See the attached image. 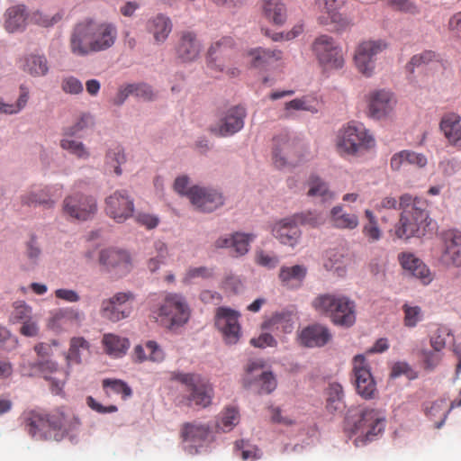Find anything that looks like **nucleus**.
<instances>
[{
    "label": "nucleus",
    "instance_id": "f257e3e1",
    "mask_svg": "<svg viewBox=\"0 0 461 461\" xmlns=\"http://www.w3.org/2000/svg\"><path fill=\"white\" fill-rule=\"evenodd\" d=\"M117 39V28L109 22L87 17L74 24L69 34V50L77 57L107 50Z\"/></svg>",
    "mask_w": 461,
    "mask_h": 461
},
{
    "label": "nucleus",
    "instance_id": "f03ea898",
    "mask_svg": "<svg viewBox=\"0 0 461 461\" xmlns=\"http://www.w3.org/2000/svg\"><path fill=\"white\" fill-rule=\"evenodd\" d=\"M77 423L75 417H70L62 409L50 413L30 411L25 413L24 423L28 433L38 439L60 440Z\"/></svg>",
    "mask_w": 461,
    "mask_h": 461
},
{
    "label": "nucleus",
    "instance_id": "7ed1b4c3",
    "mask_svg": "<svg viewBox=\"0 0 461 461\" xmlns=\"http://www.w3.org/2000/svg\"><path fill=\"white\" fill-rule=\"evenodd\" d=\"M400 208L402 212L399 223L395 227V235L399 239L424 236L431 222L427 211V203L404 194L400 197Z\"/></svg>",
    "mask_w": 461,
    "mask_h": 461
},
{
    "label": "nucleus",
    "instance_id": "20e7f679",
    "mask_svg": "<svg viewBox=\"0 0 461 461\" xmlns=\"http://www.w3.org/2000/svg\"><path fill=\"white\" fill-rule=\"evenodd\" d=\"M385 421V414L382 410L364 408L356 417L348 420L346 429L357 436L356 446L365 445L383 433Z\"/></svg>",
    "mask_w": 461,
    "mask_h": 461
},
{
    "label": "nucleus",
    "instance_id": "39448f33",
    "mask_svg": "<svg viewBox=\"0 0 461 461\" xmlns=\"http://www.w3.org/2000/svg\"><path fill=\"white\" fill-rule=\"evenodd\" d=\"M312 308L330 318L335 325L350 327L356 321L355 303L341 294H319L312 302Z\"/></svg>",
    "mask_w": 461,
    "mask_h": 461
},
{
    "label": "nucleus",
    "instance_id": "423d86ee",
    "mask_svg": "<svg viewBox=\"0 0 461 461\" xmlns=\"http://www.w3.org/2000/svg\"><path fill=\"white\" fill-rule=\"evenodd\" d=\"M335 145L341 156H356L373 149L375 140L362 123L350 122L339 130Z\"/></svg>",
    "mask_w": 461,
    "mask_h": 461
},
{
    "label": "nucleus",
    "instance_id": "0eeeda50",
    "mask_svg": "<svg viewBox=\"0 0 461 461\" xmlns=\"http://www.w3.org/2000/svg\"><path fill=\"white\" fill-rule=\"evenodd\" d=\"M173 379L185 386V399L188 405L205 408L212 402L213 389L211 384L200 375L174 373Z\"/></svg>",
    "mask_w": 461,
    "mask_h": 461
},
{
    "label": "nucleus",
    "instance_id": "6e6552de",
    "mask_svg": "<svg viewBox=\"0 0 461 461\" xmlns=\"http://www.w3.org/2000/svg\"><path fill=\"white\" fill-rule=\"evenodd\" d=\"M150 312L154 319L165 318L172 326L185 324L190 316L186 303L176 294L167 295L162 302L153 305Z\"/></svg>",
    "mask_w": 461,
    "mask_h": 461
},
{
    "label": "nucleus",
    "instance_id": "1a4fd4ad",
    "mask_svg": "<svg viewBox=\"0 0 461 461\" xmlns=\"http://www.w3.org/2000/svg\"><path fill=\"white\" fill-rule=\"evenodd\" d=\"M312 50L321 66L331 69L343 68L345 59L342 48L331 36L322 34L317 37Z\"/></svg>",
    "mask_w": 461,
    "mask_h": 461
},
{
    "label": "nucleus",
    "instance_id": "9d476101",
    "mask_svg": "<svg viewBox=\"0 0 461 461\" xmlns=\"http://www.w3.org/2000/svg\"><path fill=\"white\" fill-rule=\"evenodd\" d=\"M387 48L388 43L381 39L360 42L354 55V61L357 70L365 77H371L375 68L376 56Z\"/></svg>",
    "mask_w": 461,
    "mask_h": 461
},
{
    "label": "nucleus",
    "instance_id": "9b49d317",
    "mask_svg": "<svg viewBox=\"0 0 461 461\" xmlns=\"http://www.w3.org/2000/svg\"><path fill=\"white\" fill-rule=\"evenodd\" d=\"M135 299L136 296L132 292L116 293L111 298L102 302L100 313L103 318L113 322L126 319L132 312Z\"/></svg>",
    "mask_w": 461,
    "mask_h": 461
},
{
    "label": "nucleus",
    "instance_id": "f8f14e48",
    "mask_svg": "<svg viewBox=\"0 0 461 461\" xmlns=\"http://www.w3.org/2000/svg\"><path fill=\"white\" fill-rule=\"evenodd\" d=\"M273 162L278 168L295 166L301 160V144L287 134H281L273 140Z\"/></svg>",
    "mask_w": 461,
    "mask_h": 461
},
{
    "label": "nucleus",
    "instance_id": "ddd939ff",
    "mask_svg": "<svg viewBox=\"0 0 461 461\" xmlns=\"http://www.w3.org/2000/svg\"><path fill=\"white\" fill-rule=\"evenodd\" d=\"M352 365L353 380L357 393L366 400L375 398L376 384L366 357L363 355L355 356Z\"/></svg>",
    "mask_w": 461,
    "mask_h": 461
},
{
    "label": "nucleus",
    "instance_id": "4468645a",
    "mask_svg": "<svg viewBox=\"0 0 461 461\" xmlns=\"http://www.w3.org/2000/svg\"><path fill=\"white\" fill-rule=\"evenodd\" d=\"M105 213L118 223L133 217L134 200L125 190H117L105 199Z\"/></svg>",
    "mask_w": 461,
    "mask_h": 461
},
{
    "label": "nucleus",
    "instance_id": "2eb2a0df",
    "mask_svg": "<svg viewBox=\"0 0 461 461\" xmlns=\"http://www.w3.org/2000/svg\"><path fill=\"white\" fill-rule=\"evenodd\" d=\"M240 314L227 307H219L215 314V326L221 333L226 344H236L241 336Z\"/></svg>",
    "mask_w": 461,
    "mask_h": 461
},
{
    "label": "nucleus",
    "instance_id": "dca6fc26",
    "mask_svg": "<svg viewBox=\"0 0 461 461\" xmlns=\"http://www.w3.org/2000/svg\"><path fill=\"white\" fill-rule=\"evenodd\" d=\"M367 113L371 118L381 120L387 118L394 110L396 98L385 89H376L369 92L366 96Z\"/></svg>",
    "mask_w": 461,
    "mask_h": 461
},
{
    "label": "nucleus",
    "instance_id": "f3484780",
    "mask_svg": "<svg viewBox=\"0 0 461 461\" xmlns=\"http://www.w3.org/2000/svg\"><path fill=\"white\" fill-rule=\"evenodd\" d=\"M245 109L234 106L219 120L209 126V131L217 137H227L240 131L244 126Z\"/></svg>",
    "mask_w": 461,
    "mask_h": 461
},
{
    "label": "nucleus",
    "instance_id": "a211bd4d",
    "mask_svg": "<svg viewBox=\"0 0 461 461\" xmlns=\"http://www.w3.org/2000/svg\"><path fill=\"white\" fill-rule=\"evenodd\" d=\"M236 42L230 36H222L212 41L207 51L208 68L222 72L223 65L218 61L231 59L236 53Z\"/></svg>",
    "mask_w": 461,
    "mask_h": 461
},
{
    "label": "nucleus",
    "instance_id": "6ab92c4d",
    "mask_svg": "<svg viewBox=\"0 0 461 461\" xmlns=\"http://www.w3.org/2000/svg\"><path fill=\"white\" fill-rule=\"evenodd\" d=\"M96 201L94 197L83 194H74L65 198L63 210L71 218L86 221L96 212Z\"/></svg>",
    "mask_w": 461,
    "mask_h": 461
},
{
    "label": "nucleus",
    "instance_id": "aec40b11",
    "mask_svg": "<svg viewBox=\"0 0 461 461\" xmlns=\"http://www.w3.org/2000/svg\"><path fill=\"white\" fill-rule=\"evenodd\" d=\"M442 249L440 261L449 267H461V231L447 230L440 235Z\"/></svg>",
    "mask_w": 461,
    "mask_h": 461
},
{
    "label": "nucleus",
    "instance_id": "412c9836",
    "mask_svg": "<svg viewBox=\"0 0 461 461\" xmlns=\"http://www.w3.org/2000/svg\"><path fill=\"white\" fill-rule=\"evenodd\" d=\"M187 197L193 205L201 212H211L223 204L222 194L215 189L192 186Z\"/></svg>",
    "mask_w": 461,
    "mask_h": 461
},
{
    "label": "nucleus",
    "instance_id": "4be33fe9",
    "mask_svg": "<svg viewBox=\"0 0 461 461\" xmlns=\"http://www.w3.org/2000/svg\"><path fill=\"white\" fill-rule=\"evenodd\" d=\"M84 318V313L77 309L70 307L59 309L51 312L48 327L55 332L68 331L80 326Z\"/></svg>",
    "mask_w": 461,
    "mask_h": 461
},
{
    "label": "nucleus",
    "instance_id": "5701e85b",
    "mask_svg": "<svg viewBox=\"0 0 461 461\" xmlns=\"http://www.w3.org/2000/svg\"><path fill=\"white\" fill-rule=\"evenodd\" d=\"M203 44L197 34L192 31H182L178 33L176 54L184 62H191L198 59Z\"/></svg>",
    "mask_w": 461,
    "mask_h": 461
},
{
    "label": "nucleus",
    "instance_id": "b1692460",
    "mask_svg": "<svg viewBox=\"0 0 461 461\" xmlns=\"http://www.w3.org/2000/svg\"><path fill=\"white\" fill-rule=\"evenodd\" d=\"M32 370L34 375L51 381L52 393L57 394L62 390L68 372L60 370L56 362L52 360L37 361L32 364Z\"/></svg>",
    "mask_w": 461,
    "mask_h": 461
},
{
    "label": "nucleus",
    "instance_id": "393cba45",
    "mask_svg": "<svg viewBox=\"0 0 461 461\" xmlns=\"http://www.w3.org/2000/svg\"><path fill=\"white\" fill-rule=\"evenodd\" d=\"M99 262L108 270H114L120 275L129 273L132 267L130 254L122 249H107L100 252Z\"/></svg>",
    "mask_w": 461,
    "mask_h": 461
},
{
    "label": "nucleus",
    "instance_id": "a878e982",
    "mask_svg": "<svg viewBox=\"0 0 461 461\" xmlns=\"http://www.w3.org/2000/svg\"><path fill=\"white\" fill-rule=\"evenodd\" d=\"M273 236L283 245L295 247L302 237V231L293 217L285 218L272 226Z\"/></svg>",
    "mask_w": 461,
    "mask_h": 461
},
{
    "label": "nucleus",
    "instance_id": "bb28decb",
    "mask_svg": "<svg viewBox=\"0 0 461 461\" xmlns=\"http://www.w3.org/2000/svg\"><path fill=\"white\" fill-rule=\"evenodd\" d=\"M317 9L321 13L318 17L320 24L336 23L339 29H346L350 22L338 12L341 5L340 0H316Z\"/></svg>",
    "mask_w": 461,
    "mask_h": 461
},
{
    "label": "nucleus",
    "instance_id": "cd10ccee",
    "mask_svg": "<svg viewBox=\"0 0 461 461\" xmlns=\"http://www.w3.org/2000/svg\"><path fill=\"white\" fill-rule=\"evenodd\" d=\"M402 267L411 276L420 279L422 284L428 285L432 279V274L427 265L414 254L402 252L398 257Z\"/></svg>",
    "mask_w": 461,
    "mask_h": 461
},
{
    "label": "nucleus",
    "instance_id": "c85d7f7f",
    "mask_svg": "<svg viewBox=\"0 0 461 461\" xmlns=\"http://www.w3.org/2000/svg\"><path fill=\"white\" fill-rule=\"evenodd\" d=\"M330 339L328 328L321 324L308 326L299 335L300 343L307 348L323 347Z\"/></svg>",
    "mask_w": 461,
    "mask_h": 461
},
{
    "label": "nucleus",
    "instance_id": "c756f323",
    "mask_svg": "<svg viewBox=\"0 0 461 461\" xmlns=\"http://www.w3.org/2000/svg\"><path fill=\"white\" fill-rule=\"evenodd\" d=\"M262 329L277 336L291 333L294 330L293 314L289 311L274 312L262 323Z\"/></svg>",
    "mask_w": 461,
    "mask_h": 461
},
{
    "label": "nucleus",
    "instance_id": "7c9ffc66",
    "mask_svg": "<svg viewBox=\"0 0 461 461\" xmlns=\"http://www.w3.org/2000/svg\"><path fill=\"white\" fill-rule=\"evenodd\" d=\"M439 128L451 145L461 147V117L459 114L445 113L441 118Z\"/></svg>",
    "mask_w": 461,
    "mask_h": 461
},
{
    "label": "nucleus",
    "instance_id": "2f4dec72",
    "mask_svg": "<svg viewBox=\"0 0 461 461\" xmlns=\"http://www.w3.org/2000/svg\"><path fill=\"white\" fill-rule=\"evenodd\" d=\"M146 29L153 36L154 41L157 44H161L171 33L173 24L169 17L158 14L148 20Z\"/></svg>",
    "mask_w": 461,
    "mask_h": 461
},
{
    "label": "nucleus",
    "instance_id": "473e14b6",
    "mask_svg": "<svg viewBox=\"0 0 461 461\" xmlns=\"http://www.w3.org/2000/svg\"><path fill=\"white\" fill-rule=\"evenodd\" d=\"M308 269L304 265L292 267L283 266L278 274L281 284L289 289H298L307 276Z\"/></svg>",
    "mask_w": 461,
    "mask_h": 461
},
{
    "label": "nucleus",
    "instance_id": "72a5a7b5",
    "mask_svg": "<svg viewBox=\"0 0 461 461\" xmlns=\"http://www.w3.org/2000/svg\"><path fill=\"white\" fill-rule=\"evenodd\" d=\"M132 359L135 363L151 361L160 363L165 359L162 348L154 340H148L143 345H137L133 349Z\"/></svg>",
    "mask_w": 461,
    "mask_h": 461
},
{
    "label": "nucleus",
    "instance_id": "f704fd0d",
    "mask_svg": "<svg viewBox=\"0 0 461 461\" xmlns=\"http://www.w3.org/2000/svg\"><path fill=\"white\" fill-rule=\"evenodd\" d=\"M210 431V427L206 424L197 421L185 422L181 427L180 438L184 442L201 446L207 440Z\"/></svg>",
    "mask_w": 461,
    "mask_h": 461
},
{
    "label": "nucleus",
    "instance_id": "c9c22d12",
    "mask_svg": "<svg viewBox=\"0 0 461 461\" xmlns=\"http://www.w3.org/2000/svg\"><path fill=\"white\" fill-rule=\"evenodd\" d=\"M251 57V65L258 68H266L271 66L274 62L283 59L284 53L280 50H270L264 48L252 49L248 52Z\"/></svg>",
    "mask_w": 461,
    "mask_h": 461
},
{
    "label": "nucleus",
    "instance_id": "e433bc0d",
    "mask_svg": "<svg viewBox=\"0 0 461 461\" xmlns=\"http://www.w3.org/2000/svg\"><path fill=\"white\" fill-rule=\"evenodd\" d=\"M264 17L276 25H283L287 18L285 5L281 0H261Z\"/></svg>",
    "mask_w": 461,
    "mask_h": 461
},
{
    "label": "nucleus",
    "instance_id": "4c0bfd02",
    "mask_svg": "<svg viewBox=\"0 0 461 461\" xmlns=\"http://www.w3.org/2000/svg\"><path fill=\"white\" fill-rule=\"evenodd\" d=\"M27 11L23 5L8 8L5 14V28L8 32H15L25 28Z\"/></svg>",
    "mask_w": 461,
    "mask_h": 461
},
{
    "label": "nucleus",
    "instance_id": "58836bf2",
    "mask_svg": "<svg viewBox=\"0 0 461 461\" xmlns=\"http://www.w3.org/2000/svg\"><path fill=\"white\" fill-rule=\"evenodd\" d=\"M21 203L23 205L29 207H35L38 205L51 207L54 204V201L51 199L49 188H41L40 186H32L29 191L25 192L21 196Z\"/></svg>",
    "mask_w": 461,
    "mask_h": 461
},
{
    "label": "nucleus",
    "instance_id": "ea45409f",
    "mask_svg": "<svg viewBox=\"0 0 461 461\" xmlns=\"http://www.w3.org/2000/svg\"><path fill=\"white\" fill-rule=\"evenodd\" d=\"M253 234L237 232L230 238L219 239L216 246L219 248H233L237 256H242L249 251V242L254 240Z\"/></svg>",
    "mask_w": 461,
    "mask_h": 461
},
{
    "label": "nucleus",
    "instance_id": "a19ab883",
    "mask_svg": "<svg viewBox=\"0 0 461 461\" xmlns=\"http://www.w3.org/2000/svg\"><path fill=\"white\" fill-rule=\"evenodd\" d=\"M331 224L338 229L354 230L359 224L357 214L344 212L341 205L334 206L330 211Z\"/></svg>",
    "mask_w": 461,
    "mask_h": 461
},
{
    "label": "nucleus",
    "instance_id": "79ce46f5",
    "mask_svg": "<svg viewBox=\"0 0 461 461\" xmlns=\"http://www.w3.org/2000/svg\"><path fill=\"white\" fill-rule=\"evenodd\" d=\"M102 342L105 352L115 357L125 355L130 347L127 339L111 333L104 334Z\"/></svg>",
    "mask_w": 461,
    "mask_h": 461
},
{
    "label": "nucleus",
    "instance_id": "37998d69",
    "mask_svg": "<svg viewBox=\"0 0 461 461\" xmlns=\"http://www.w3.org/2000/svg\"><path fill=\"white\" fill-rule=\"evenodd\" d=\"M307 186V195L310 197L320 198L322 202L330 201L334 197L328 184L317 176L309 177Z\"/></svg>",
    "mask_w": 461,
    "mask_h": 461
},
{
    "label": "nucleus",
    "instance_id": "c03bdc74",
    "mask_svg": "<svg viewBox=\"0 0 461 461\" xmlns=\"http://www.w3.org/2000/svg\"><path fill=\"white\" fill-rule=\"evenodd\" d=\"M23 69L32 77H43L49 71L48 60L42 55H29L24 59Z\"/></svg>",
    "mask_w": 461,
    "mask_h": 461
},
{
    "label": "nucleus",
    "instance_id": "a18cd8bd",
    "mask_svg": "<svg viewBox=\"0 0 461 461\" xmlns=\"http://www.w3.org/2000/svg\"><path fill=\"white\" fill-rule=\"evenodd\" d=\"M89 343L82 337H74L70 339L69 348L66 355L67 366L70 367L72 364L81 363V355L88 351Z\"/></svg>",
    "mask_w": 461,
    "mask_h": 461
},
{
    "label": "nucleus",
    "instance_id": "49530a36",
    "mask_svg": "<svg viewBox=\"0 0 461 461\" xmlns=\"http://www.w3.org/2000/svg\"><path fill=\"white\" fill-rule=\"evenodd\" d=\"M450 407L447 409V405L445 400H437L431 402L429 407H426V414L430 420L439 419L436 421V428L439 429L445 423Z\"/></svg>",
    "mask_w": 461,
    "mask_h": 461
},
{
    "label": "nucleus",
    "instance_id": "de8ad7c7",
    "mask_svg": "<svg viewBox=\"0 0 461 461\" xmlns=\"http://www.w3.org/2000/svg\"><path fill=\"white\" fill-rule=\"evenodd\" d=\"M125 161L124 150L120 146L110 149L106 153L105 165L108 168L113 169L117 176L122 174L121 165L125 163Z\"/></svg>",
    "mask_w": 461,
    "mask_h": 461
},
{
    "label": "nucleus",
    "instance_id": "09e8293b",
    "mask_svg": "<svg viewBox=\"0 0 461 461\" xmlns=\"http://www.w3.org/2000/svg\"><path fill=\"white\" fill-rule=\"evenodd\" d=\"M60 147L64 150H67L70 154L76 156L77 158L86 159L90 156L88 149L83 142L73 140L69 137H62L60 140Z\"/></svg>",
    "mask_w": 461,
    "mask_h": 461
},
{
    "label": "nucleus",
    "instance_id": "8fccbe9b",
    "mask_svg": "<svg viewBox=\"0 0 461 461\" xmlns=\"http://www.w3.org/2000/svg\"><path fill=\"white\" fill-rule=\"evenodd\" d=\"M240 421V414L236 408L229 407L221 414L217 428L223 432L231 430Z\"/></svg>",
    "mask_w": 461,
    "mask_h": 461
},
{
    "label": "nucleus",
    "instance_id": "3c124183",
    "mask_svg": "<svg viewBox=\"0 0 461 461\" xmlns=\"http://www.w3.org/2000/svg\"><path fill=\"white\" fill-rule=\"evenodd\" d=\"M28 100L29 89L24 86H21L20 95L15 104H5L0 100V112L6 114L17 113L25 107Z\"/></svg>",
    "mask_w": 461,
    "mask_h": 461
},
{
    "label": "nucleus",
    "instance_id": "603ef678",
    "mask_svg": "<svg viewBox=\"0 0 461 461\" xmlns=\"http://www.w3.org/2000/svg\"><path fill=\"white\" fill-rule=\"evenodd\" d=\"M104 389L108 394V389L113 393L122 394V399H126L132 394L131 387L122 380L105 378L102 382Z\"/></svg>",
    "mask_w": 461,
    "mask_h": 461
},
{
    "label": "nucleus",
    "instance_id": "864d4df0",
    "mask_svg": "<svg viewBox=\"0 0 461 461\" xmlns=\"http://www.w3.org/2000/svg\"><path fill=\"white\" fill-rule=\"evenodd\" d=\"M327 408L330 411H338L343 407V389L339 384H330L328 390Z\"/></svg>",
    "mask_w": 461,
    "mask_h": 461
},
{
    "label": "nucleus",
    "instance_id": "5fc2aeb1",
    "mask_svg": "<svg viewBox=\"0 0 461 461\" xmlns=\"http://www.w3.org/2000/svg\"><path fill=\"white\" fill-rule=\"evenodd\" d=\"M64 17V11L59 10L54 14H44L42 12H35L32 14V20L35 23L42 27H52L59 23Z\"/></svg>",
    "mask_w": 461,
    "mask_h": 461
},
{
    "label": "nucleus",
    "instance_id": "6e6d98bb",
    "mask_svg": "<svg viewBox=\"0 0 461 461\" xmlns=\"http://www.w3.org/2000/svg\"><path fill=\"white\" fill-rule=\"evenodd\" d=\"M214 271L213 268L208 267H189L185 276L183 277V282L185 284H191L194 282L196 279H209L213 276Z\"/></svg>",
    "mask_w": 461,
    "mask_h": 461
},
{
    "label": "nucleus",
    "instance_id": "4d7b16f0",
    "mask_svg": "<svg viewBox=\"0 0 461 461\" xmlns=\"http://www.w3.org/2000/svg\"><path fill=\"white\" fill-rule=\"evenodd\" d=\"M450 336V330L447 327H438L430 337V345L433 349L438 352L444 349Z\"/></svg>",
    "mask_w": 461,
    "mask_h": 461
},
{
    "label": "nucleus",
    "instance_id": "13d9d810",
    "mask_svg": "<svg viewBox=\"0 0 461 461\" xmlns=\"http://www.w3.org/2000/svg\"><path fill=\"white\" fill-rule=\"evenodd\" d=\"M293 219L297 225H308L311 227H318L324 222L323 217L320 213L314 212L297 213L293 216Z\"/></svg>",
    "mask_w": 461,
    "mask_h": 461
},
{
    "label": "nucleus",
    "instance_id": "bf43d9fd",
    "mask_svg": "<svg viewBox=\"0 0 461 461\" xmlns=\"http://www.w3.org/2000/svg\"><path fill=\"white\" fill-rule=\"evenodd\" d=\"M402 310L404 312L403 322L406 327H415L423 318V312L419 306L404 304Z\"/></svg>",
    "mask_w": 461,
    "mask_h": 461
},
{
    "label": "nucleus",
    "instance_id": "052dcab7",
    "mask_svg": "<svg viewBox=\"0 0 461 461\" xmlns=\"http://www.w3.org/2000/svg\"><path fill=\"white\" fill-rule=\"evenodd\" d=\"M437 59L438 55L436 52L432 50H424L421 53L414 55L407 64L406 68L410 72L412 73L416 67L429 64Z\"/></svg>",
    "mask_w": 461,
    "mask_h": 461
},
{
    "label": "nucleus",
    "instance_id": "680f3d73",
    "mask_svg": "<svg viewBox=\"0 0 461 461\" xmlns=\"http://www.w3.org/2000/svg\"><path fill=\"white\" fill-rule=\"evenodd\" d=\"M155 249L157 251V256L154 258H151L148 261V268L150 272L157 271L160 265L163 264L167 258V245L164 242L157 241L155 243Z\"/></svg>",
    "mask_w": 461,
    "mask_h": 461
},
{
    "label": "nucleus",
    "instance_id": "e2e57ef3",
    "mask_svg": "<svg viewBox=\"0 0 461 461\" xmlns=\"http://www.w3.org/2000/svg\"><path fill=\"white\" fill-rule=\"evenodd\" d=\"M133 216L138 224L144 226L148 230L156 228L159 222L158 216L143 212H138L136 214L133 213Z\"/></svg>",
    "mask_w": 461,
    "mask_h": 461
},
{
    "label": "nucleus",
    "instance_id": "0e129e2a",
    "mask_svg": "<svg viewBox=\"0 0 461 461\" xmlns=\"http://www.w3.org/2000/svg\"><path fill=\"white\" fill-rule=\"evenodd\" d=\"M88 119V116L82 115L74 124L63 129L62 137L73 138L77 136L87 126Z\"/></svg>",
    "mask_w": 461,
    "mask_h": 461
},
{
    "label": "nucleus",
    "instance_id": "69168bd1",
    "mask_svg": "<svg viewBox=\"0 0 461 461\" xmlns=\"http://www.w3.org/2000/svg\"><path fill=\"white\" fill-rule=\"evenodd\" d=\"M362 233L370 243L377 242L383 236V232L379 228L378 222L375 224H364Z\"/></svg>",
    "mask_w": 461,
    "mask_h": 461
},
{
    "label": "nucleus",
    "instance_id": "338daca9",
    "mask_svg": "<svg viewBox=\"0 0 461 461\" xmlns=\"http://www.w3.org/2000/svg\"><path fill=\"white\" fill-rule=\"evenodd\" d=\"M132 95L144 101H150L154 97L151 87L146 84H131Z\"/></svg>",
    "mask_w": 461,
    "mask_h": 461
},
{
    "label": "nucleus",
    "instance_id": "774afa93",
    "mask_svg": "<svg viewBox=\"0 0 461 461\" xmlns=\"http://www.w3.org/2000/svg\"><path fill=\"white\" fill-rule=\"evenodd\" d=\"M260 393H270L276 387V381L270 372H262L259 378Z\"/></svg>",
    "mask_w": 461,
    "mask_h": 461
}]
</instances>
